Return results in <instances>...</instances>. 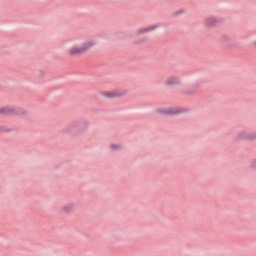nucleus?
I'll return each instance as SVG.
<instances>
[{
  "label": "nucleus",
  "instance_id": "6e6552de",
  "mask_svg": "<svg viewBox=\"0 0 256 256\" xmlns=\"http://www.w3.org/2000/svg\"><path fill=\"white\" fill-rule=\"evenodd\" d=\"M75 210V204L74 203H68L62 207V211L64 213H71V211Z\"/></svg>",
  "mask_w": 256,
  "mask_h": 256
},
{
  "label": "nucleus",
  "instance_id": "9b49d317",
  "mask_svg": "<svg viewBox=\"0 0 256 256\" xmlns=\"http://www.w3.org/2000/svg\"><path fill=\"white\" fill-rule=\"evenodd\" d=\"M184 11L183 10H178L173 13V17H179V15H183Z\"/></svg>",
  "mask_w": 256,
  "mask_h": 256
},
{
  "label": "nucleus",
  "instance_id": "39448f33",
  "mask_svg": "<svg viewBox=\"0 0 256 256\" xmlns=\"http://www.w3.org/2000/svg\"><path fill=\"white\" fill-rule=\"evenodd\" d=\"M238 139H248L249 141H253L256 139V133L247 134L246 132H239Z\"/></svg>",
  "mask_w": 256,
  "mask_h": 256
},
{
  "label": "nucleus",
  "instance_id": "4468645a",
  "mask_svg": "<svg viewBox=\"0 0 256 256\" xmlns=\"http://www.w3.org/2000/svg\"><path fill=\"white\" fill-rule=\"evenodd\" d=\"M254 45H256V41H254Z\"/></svg>",
  "mask_w": 256,
  "mask_h": 256
},
{
  "label": "nucleus",
  "instance_id": "9d476101",
  "mask_svg": "<svg viewBox=\"0 0 256 256\" xmlns=\"http://www.w3.org/2000/svg\"><path fill=\"white\" fill-rule=\"evenodd\" d=\"M123 146L121 144H111L109 146L110 151H119V149H122Z\"/></svg>",
  "mask_w": 256,
  "mask_h": 256
},
{
  "label": "nucleus",
  "instance_id": "ddd939ff",
  "mask_svg": "<svg viewBox=\"0 0 256 256\" xmlns=\"http://www.w3.org/2000/svg\"><path fill=\"white\" fill-rule=\"evenodd\" d=\"M253 169H256V160L252 163Z\"/></svg>",
  "mask_w": 256,
  "mask_h": 256
},
{
  "label": "nucleus",
  "instance_id": "0eeeda50",
  "mask_svg": "<svg viewBox=\"0 0 256 256\" xmlns=\"http://www.w3.org/2000/svg\"><path fill=\"white\" fill-rule=\"evenodd\" d=\"M206 27H213V25H217V18L215 17H208L204 21Z\"/></svg>",
  "mask_w": 256,
  "mask_h": 256
},
{
  "label": "nucleus",
  "instance_id": "f257e3e1",
  "mask_svg": "<svg viewBox=\"0 0 256 256\" xmlns=\"http://www.w3.org/2000/svg\"><path fill=\"white\" fill-rule=\"evenodd\" d=\"M92 47H95V40H87L82 45L78 43H73L66 51L67 55L70 57H75V55H83L86 51H89Z\"/></svg>",
  "mask_w": 256,
  "mask_h": 256
},
{
  "label": "nucleus",
  "instance_id": "423d86ee",
  "mask_svg": "<svg viewBox=\"0 0 256 256\" xmlns=\"http://www.w3.org/2000/svg\"><path fill=\"white\" fill-rule=\"evenodd\" d=\"M164 115H178V113H181V109L179 108H167L163 110Z\"/></svg>",
  "mask_w": 256,
  "mask_h": 256
},
{
  "label": "nucleus",
  "instance_id": "f8f14e48",
  "mask_svg": "<svg viewBox=\"0 0 256 256\" xmlns=\"http://www.w3.org/2000/svg\"><path fill=\"white\" fill-rule=\"evenodd\" d=\"M143 41H145L144 38H142V39H140V40H136L135 43H136V44H139V43H143Z\"/></svg>",
  "mask_w": 256,
  "mask_h": 256
},
{
  "label": "nucleus",
  "instance_id": "20e7f679",
  "mask_svg": "<svg viewBox=\"0 0 256 256\" xmlns=\"http://www.w3.org/2000/svg\"><path fill=\"white\" fill-rule=\"evenodd\" d=\"M125 93L126 92L124 90H113L110 92H104L103 96L107 97L108 99H115V97H123Z\"/></svg>",
  "mask_w": 256,
  "mask_h": 256
},
{
  "label": "nucleus",
  "instance_id": "1a4fd4ad",
  "mask_svg": "<svg viewBox=\"0 0 256 256\" xmlns=\"http://www.w3.org/2000/svg\"><path fill=\"white\" fill-rule=\"evenodd\" d=\"M11 113H13V109H11L9 107L0 108V114L1 115H11Z\"/></svg>",
  "mask_w": 256,
  "mask_h": 256
},
{
  "label": "nucleus",
  "instance_id": "7ed1b4c3",
  "mask_svg": "<svg viewBox=\"0 0 256 256\" xmlns=\"http://www.w3.org/2000/svg\"><path fill=\"white\" fill-rule=\"evenodd\" d=\"M164 85L167 87H173L175 85H181V79L175 75H171L168 78H166Z\"/></svg>",
  "mask_w": 256,
  "mask_h": 256
},
{
  "label": "nucleus",
  "instance_id": "f03ea898",
  "mask_svg": "<svg viewBox=\"0 0 256 256\" xmlns=\"http://www.w3.org/2000/svg\"><path fill=\"white\" fill-rule=\"evenodd\" d=\"M159 24H153L150 26L140 27L136 30V35H145V33H151V31L157 30Z\"/></svg>",
  "mask_w": 256,
  "mask_h": 256
}]
</instances>
